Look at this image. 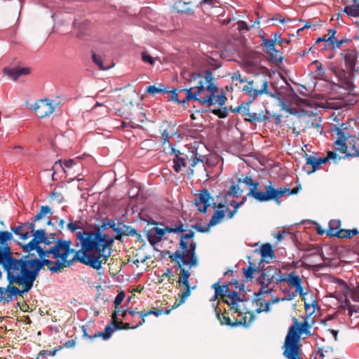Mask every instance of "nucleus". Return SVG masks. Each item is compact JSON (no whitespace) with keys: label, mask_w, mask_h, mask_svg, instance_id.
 Segmentation results:
<instances>
[{"label":"nucleus","mask_w":359,"mask_h":359,"mask_svg":"<svg viewBox=\"0 0 359 359\" xmlns=\"http://www.w3.org/2000/svg\"><path fill=\"white\" fill-rule=\"evenodd\" d=\"M190 2L177 1L172 5V8L179 13H193V9L190 7Z\"/></svg>","instance_id":"30"},{"label":"nucleus","mask_w":359,"mask_h":359,"mask_svg":"<svg viewBox=\"0 0 359 359\" xmlns=\"http://www.w3.org/2000/svg\"><path fill=\"white\" fill-rule=\"evenodd\" d=\"M314 323L315 321L313 319L311 320V323H309L306 320L302 322L299 326V332H301V335L302 334H305L306 335L311 334L310 330Z\"/></svg>","instance_id":"50"},{"label":"nucleus","mask_w":359,"mask_h":359,"mask_svg":"<svg viewBox=\"0 0 359 359\" xmlns=\"http://www.w3.org/2000/svg\"><path fill=\"white\" fill-rule=\"evenodd\" d=\"M293 324L290 327L282 347L301 344L300 323L295 317H292Z\"/></svg>","instance_id":"8"},{"label":"nucleus","mask_w":359,"mask_h":359,"mask_svg":"<svg viewBox=\"0 0 359 359\" xmlns=\"http://www.w3.org/2000/svg\"><path fill=\"white\" fill-rule=\"evenodd\" d=\"M12 233L0 230V265L4 269L13 266L18 259L13 256L12 250L8 243L14 240Z\"/></svg>","instance_id":"5"},{"label":"nucleus","mask_w":359,"mask_h":359,"mask_svg":"<svg viewBox=\"0 0 359 359\" xmlns=\"http://www.w3.org/2000/svg\"><path fill=\"white\" fill-rule=\"evenodd\" d=\"M72 252H63L57 255H53V259H55V269L61 270L71 266L75 261L89 266L94 269L99 270L102 267V262L93 251H86L82 247L80 250L76 252L72 259H68V256Z\"/></svg>","instance_id":"2"},{"label":"nucleus","mask_w":359,"mask_h":359,"mask_svg":"<svg viewBox=\"0 0 359 359\" xmlns=\"http://www.w3.org/2000/svg\"><path fill=\"white\" fill-rule=\"evenodd\" d=\"M197 88H198V91L196 93L192 92L191 88H189L188 90H184L186 91V97L182 100V104L186 103L189 100H195L200 102H202V100L197 97L198 94L202 91V81H199L198 82Z\"/></svg>","instance_id":"33"},{"label":"nucleus","mask_w":359,"mask_h":359,"mask_svg":"<svg viewBox=\"0 0 359 359\" xmlns=\"http://www.w3.org/2000/svg\"><path fill=\"white\" fill-rule=\"evenodd\" d=\"M57 104V103L53 104V101H50L48 99H43L34 104V109L36 116L39 118H43L53 114Z\"/></svg>","instance_id":"10"},{"label":"nucleus","mask_w":359,"mask_h":359,"mask_svg":"<svg viewBox=\"0 0 359 359\" xmlns=\"http://www.w3.org/2000/svg\"><path fill=\"white\" fill-rule=\"evenodd\" d=\"M116 236L114 237L115 240H121L122 236H133L137 235V231L130 226L126 225L123 222L117 223V228H116Z\"/></svg>","instance_id":"22"},{"label":"nucleus","mask_w":359,"mask_h":359,"mask_svg":"<svg viewBox=\"0 0 359 359\" xmlns=\"http://www.w3.org/2000/svg\"><path fill=\"white\" fill-rule=\"evenodd\" d=\"M243 190L240 188L238 184H233L230 186L227 192V195L231 197L238 198L242 195Z\"/></svg>","instance_id":"51"},{"label":"nucleus","mask_w":359,"mask_h":359,"mask_svg":"<svg viewBox=\"0 0 359 359\" xmlns=\"http://www.w3.org/2000/svg\"><path fill=\"white\" fill-rule=\"evenodd\" d=\"M215 311L217 318L219 320L221 325H226L230 327H235V326L233 325V321L231 320L229 316L227 315L226 311L224 313H222L221 310L219 308L216 307L215 309Z\"/></svg>","instance_id":"32"},{"label":"nucleus","mask_w":359,"mask_h":359,"mask_svg":"<svg viewBox=\"0 0 359 359\" xmlns=\"http://www.w3.org/2000/svg\"><path fill=\"white\" fill-rule=\"evenodd\" d=\"M287 283L289 285L296 287L300 284H302L301 278L296 274L295 272H291L287 274Z\"/></svg>","instance_id":"44"},{"label":"nucleus","mask_w":359,"mask_h":359,"mask_svg":"<svg viewBox=\"0 0 359 359\" xmlns=\"http://www.w3.org/2000/svg\"><path fill=\"white\" fill-rule=\"evenodd\" d=\"M217 103H218L219 108L210 109V111L216 115L219 118H225L229 114V109L225 106L227 100L226 93L222 90L219 95H217Z\"/></svg>","instance_id":"15"},{"label":"nucleus","mask_w":359,"mask_h":359,"mask_svg":"<svg viewBox=\"0 0 359 359\" xmlns=\"http://www.w3.org/2000/svg\"><path fill=\"white\" fill-rule=\"evenodd\" d=\"M306 163L312 167V170H306V172L311 175L318 170L319 167L318 157L313 156L305 154Z\"/></svg>","instance_id":"35"},{"label":"nucleus","mask_w":359,"mask_h":359,"mask_svg":"<svg viewBox=\"0 0 359 359\" xmlns=\"http://www.w3.org/2000/svg\"><path fill=\"white\" fill-rule=\"evenodd\" d=\"M266 20L267 22L271 21V20H274V21H278L279 22L283 23V22H290L292 20L290 18H287L285 15H282V14L276 13L271 16L269 15Z\"/></svg>","instance_id":"49"},{"label":"nucleus","mask_w":359,"mask_h":359,"mask_svg":"<svg viewBox=\"0 0 359 359\" xmlns=\"http://www.w3.org/2000/svg\"><path fill=\"white\" fill-rule=\"evenodd\" d=\"M4 270L6 272L7 281L10 285L15 283L22 286V290L15 286L16 295L26 294L33 287L35 280L19 269H15L14 266H12Z\"/></svg>","instance_id":"4"},{"label":"nucleus","mask_w":359,"mask_h":359,"mask_svg":"<svg viewBox=\"0 0 359 359\" xmlns=\"http://www.w3.org/2000/svg\"><path fill=\"white\" fill-rule=\"evenodd\" d=\"M341 55L344 60L347 69L350 72H355V63L358 55V51L355 49L350 50L346 53H341Z\"/></svg>","instance_id":"21"},{"label":"nucleus","mask_w":359,"mask_h":359,"mask_svg":"<svg viewBox=\"0 0 359 359\" xmlns=\"http://www.w3.org/2000/svg\"><path fill=\"white\" fill-rule=\"evenodd\" d=\"M229 283L222 285H219L218 290L216 291V294L226 297L227 294V292L229 291Z\"/></svg>","instance_id":"58"},{"label":"nucleus","mask_w":359,"mask_h":359,"mask_svg":"<svg viewBox=\"0 0 359 359\" xmlns=\"http://www.w3.org/2000/svg\"><path fill=\"white\" fill-rule=\"evenodd\" d=\"M226 297H228L229 299H230L231 301H234V302H240V294L236 290H234V291H231V290L228 291L227 292V294H226Z\"/></svg>","instance_id":"64"},{"label":"nucleus","mask_w":359,"mask_h":359,"mask_svg":"<svg viewBox=\"0 0 359 359\" xmlns=\"http://www.w3.org/2000/svg\"><path fill=\"white\" fill-rule=\"evenodd\" d=\"M171 152L175 154V158L173 159V168L175 172H178L181 170L182 167L186 166V159L179 156L180 154L179 150L171 148Z\"/></svg>","instance_id":"31"},{"label":"nucleus","mask_w":359,"mask_h":359,"mask_svg":"<svg viewBox=\"0 0 359 359\" xmlns=\"http://www.w3.org/2000/svg\"><path fill=\"white\" fill-rule=\"evenodd\" d=\"M221 3L218 0H203V13L211 16H219L221 13Z\"/></svg>","instance_id":"16"},{"label":"nucleus","mask_w":359,"mask_h":359,"mask_svg":"<svg viewBox=\"0 0 359 359\" xmlns=\"http://www.w3.org/2000/svg\"><path fill=\"white\" fill-rule=\"evenodd\" d=\"M238 30L241 34H243L245 32H248L251 29L254 28L255 24H251L250 25L248 24H238Z\"/></svg>","instance_id":"61"},{"label":"nucleus","mask_w":359,"mask_h":359,"mask_svg":"<svg viewBox=\"0 0 359 359\" xmlns=\"http://www.w3.org/2000/svg\"><path fill=\"white\" fill-rule=\"evenodd\" d=\"M248 266L242 269L243 274L248 281H251L253 274L257 272L256 265L250 261L251 257L248 256Z\"/></svg>","instance_id":"34"},{"label":"nucleus","mask_w":359,"mask_h":359,"mask_svg":"<svg viewBox=\"0 0 359 359\" xmlns=\"http://www.w3.org/2000/svg\"><path fill=\"white\" fill-rule=\"evenodd\" d=\"M254 252L259 253L262 257V262L266 263H269V261L267 260L268 258L272 259L276 257L272 245L269 243L263 244L259 249H255Z\"/></svg>","instance_id":"23"},{"label":"nucleus","mask_w":359,"mask_h":359,"mask_svg":"<svg viewBox=\"0 0 359 359\" xmlns=\"http://www.w3.org/2000/svg\"><path fill=\"white\" fill-rule=\"evenodd\" d=\"M349 41H351V39L345 37H343L340 40L336 39L330 46H332L334 49H336L340 48L343 44L348 43Z\"/></svg>","instance_id":"57"},{"label":"nucleus","mask_w":359,"mask_h":359,"mask_svg":"<svg viewBox=\"0 0 359 359\" xmlns=\"http://www.w3.org/2000/svg\"><path fill=\"white\" fill-rule=\"evenodd\" d=\"M271 201L276 202V204L280 205L281 201L279 198L285 196L286 194L289 196V188L288 187H279L276 189L273 185L272 182L269 181Z\"/></svg>","instance_id":"26"},{"label":"nucleus","mask_w":359,"mask_h":359,"mask_svg":"<svg viewBox=\"0 0 359 359\" xmlns=\"http://www.w3.org/2000/svg\"><path fill=\"white\" fill-rule=\"evenodd\" d=\"M108 227L111 228L116 232L117 223L115 221L104 218L100 225L94 231H78L76 233V238L80 241L81 246L86 251H93L99 257L107 258L111 255L110 246L115 238L110 237L104 231Z\"/></svg>","instance_id":"1"},{"label":"nucleus","mask_w":359,"mask_h":359,"mask_svg":"<svg viewBox=\"0 0 359 359\" xmlns=\"http://www.w3.org/2000/svg\"><path fill=\"white\" fill-rule=\"evenodd\" d=\"M45 266V259L35 257V255L31 252L18 259L13 265L15 269H19L34 280L39 277L41 270Z\"/></svg>","instance_id":"3"},{"label":"nucleus","mask_w":359,"mask_h":359,"mask_svg":"<svg viewBox=\"0 0 359 359\" xmlns=\"http://www.w3.org/2000/svg\"><path fill=\"white\" fill-rule=\"evenodd\" d=\"M353 149L355 150L354 153H346L344 156H341L337 154L336 151H330L327 152V156L330 160H332L334 163H337L341 159H346L351 157H359V149H357L355 144L353 145Z\"/></svg>","instance_id":"29"},{"label":"nucleus","mask_w":359,"mask_h":359,"mask_svg":"<svg viewBox=\"0 0 359 359\" xmlns=\"http://www.w3.org/2000/svg\"><path fill=\"white\" fill-rule=\"evenodd\" d=\"M243 115L248 116V118H245V121L250 123H252L254 121H266L269 120V117L266 115L262 116V113L257 114V113H250V111H248L246 113H243Z\"/></svg>","instance_id":"39"},{"label":"nucleus","mask_w":359,"mask_h":359,"mask_svg":"<svg viewBox=\"0 0 359 359\" xmlns=\"http://www.w3.org/2000/svg\"><path fill=\"white\" fill-rule=\"evenodd\" d=\"M6 292L5 296L0 297V302L4 304H8L14 297H16V293L15 286L13 285H8L6 287V290H5Z\"/></svg>","instance_id":"36"},{"label":"nucleus","mask_w":359,"mask_h":359,"mask_svg":"<svg viewBox=\"0 0 359 359\" xmlns=\"http://www.w3.org/2000/svg\"><path fill=\"white\" fill-rule=\"evenodd\" d=\"M167 232L168 233H177V232H185L187 231V229L184 227L183 224L175 225V227H166Z\"/></svg>","instance_id":"60"},{"label":"nucleus","mask_w":359,"mask_h":359,"mask_svg":"<svg viewBox=\"0 0 359 359\" xmlns=\"http://www.w3.org/2000/svg\"><path fill=\"white\" fill-rule=\"evenodd\" d=\"M301 347V344L282 347V349L283 350V355L287 359H302L300 357L302 351Z\"/></svg>","instance_id":"24"},{"label":"nucleus","mask_w":359,"mask_h":359,"mask_svg":"<svg viewBox=\"0 0 359 359\" xmlns=\"http://www.w3.org/2000/svg\"><path fill=\"white\" fill-rule=\"evenodd\" d=\"M21 8L22 5L20 0H13V1L7 4L4 11L5 20L17 22L19 20Z\"/></svg>","instance_id":"11"},{"label":"nucleus","mask_w":359,"mask_h":359,"mask_svg":"<svg viewBox=\"0 0 359 359\" xmlns=\"http://www.w3.org/2000/svg\"><path fill=\"white\" fill-rule=\"evenodd\" d=\"M71 32L81 41L88 40L91 36V31L87 24H72Z\"/></svg>","instance_id":"19"},{"label":"nucleus","mask_w":359,"mask_h":359,"mask_svg":"<svg viewBox=\"0 0 359 359\" xmlns=\"http://www.w3.org/2000/svg\"><path fill=\"white\" fill-rule=\"evenodd\" d=\"M33 238L27 244L22 246V251L29 253L36 248L40 247L42 241H45L46 230L43 229H37L33 231Z\"/></svg>","instance_id":"12"},{"label":"nucleus","mask_w":359,"mask_h":359,"mask_svg":"<svg viewBox=\"0 0 359 359\" xmlns=\"http://www.w3.org/2000/svg\"><path fill=\"white\" fill-rule=\"evenodd\" d=\"M146 92L151 95L160 93H170V90L167 88H165L163 84H160L158 87H156L155 86H148L147 88Z\"/></svg>","instance_id":"46"},{"label":"nucleus","mask_w":359,"mask_h":359,"mask_svg":"<svg viewBox=\"0 0 359 359\" xmlns=\"http://www.w3.org/2000/svg\"><path fill=\"white\" fill-rule=\"evenodd\" d=\"M30 72L31 69L29 67H7L4 69V74L15 81H17L19 77L28 75Z\"/></svg>","instance_id":"18"},{"label":"nucleus","mask_w":359,"mask_h":359,"mask_svg":"<svg viewBox=\"0 0 359 359\" xmlns=\"http://www.w3.org/2000/svg\"><path fill=\"white\" fill-rule=\"evenodd\" d=\"M281 273L280 270L276 268L275 266H267L262 267V271L260 272L259 276L276 278Z\"/></svg>","instance_id":"37"},{"label":"nucleus","mask_w":359,"mask_h":359,"mask_svg":"<svg viewBox=\"0 0 359 359\" xmlns=\"http://www.w3.org/2000/svg\"><path fill=\"white\" fill-rule=\"evenodd\" d=\"M167 232V228L153 227L147 233V239L151 245H154L161 241L162 237Z\"/></svg>","instance_id":"20"},{"label":"nucleus","mask_w":359,"mask_h":359,"mask_svg":"<svg viewBox=\"0 0 359 359\" xmlns=\"http://www.w3.org/2000/svg\"><path fill=\"white\" fill-rule=\"evenodd\" d=\"M267 53L269 54L268 60L270 62L277 65L282 63L283 60V57L278 55V53H280V51L279 50H277L275 46H273V50H271V52Z\"/></svg>","instance_id":"43"},{"label":"nucleus","mask_w":359,"mask_h":359,"mask_svg":"<svg viewBox=\"0 0 359 359\" xmlns=\"http://www.w3.org/2000/svg\"><path fill=\"white\" fill-rule=\"evenodd\" d=\"M223 302H224V303L226 304L230 307V310H232L233 311V313H238V314L242 313V312L241 311L240 308H239L240 302H234V301H229L227 299H224Z\"/></svg>","instance_id":"54"},{"label":"nucleus","mask_w":359,"mask_h":359,"mask_svg":"<svg viewBox=\"0 0 359 359\" xmlns=\"http://www.w3.org/2000/svg\"><path fill=\"white\" fill-rule=\"evenodd\" d=\"M210 93L209 95L203 97V104L207 107H210L217 104V95L216 93L218 91H208Z\"/></svg>","instance_id":"45"},{"label":"nucleus","mask_w":359,"mask_h":359,"mask_svg":"<svg viewBox=\"0 0 359 359\" xmlns=\"http://www.w3.org/2000/svg\"><path fill=\"white\" fill-rule=\"evenodd\" d=\"M35 229L34 222L20 223L18 226L11 227V231L19 237L21 240H27Z\"/></svg>","instance_id":"13"},{"label":"nucleus","mask_w":359,"mask_h":359,"mask_svg":"<svg viewBox=\"0 0 359 359\" xmlns=\"http://www.w3.org/2000/svg\"><path fill=\"white\" fill-rule=\"evenodd\" d=\"M114 332V328L112 325H109L105 327L104 332H97L93 335V338L102 337L104 340H108Z\"/></svg>","instance_id":"42"},{"label":"nucleus","mask_w":359,"mask_h":359,"mask_svg":"<svg viewBox=\"0 0 359 359\" xmlns=\"http://www.w3.org/2000/svg\"><path fill=\"white\" fill-rule=\"evenodd\" d=\"M75 164V161L73 159H69L68 161H65L64 162V164H62L61 160H60L58 162H55L53 168L56 169L58 167L62 168V169H65V168H72L73 165Z\"/></svg>","instance_id":"55"},{"label":"nucleus","mask_w":359,"mask_h":359,"mask_svg":"<svg viewBox=\"0 0 359 359\" xmlns=\"http://www.w3.org/2000/svg\"><path fill=\"white\" fill-rule=\"evenodd\" d=\"M47 214H53L51 208L48 205H42L40 208V211L34 217L33 222H36L39 221L44 215Z\"/></svg>","instance_id":"48"},{"label":"nucleus","mask_w":359,"mask_h":359,"mask_svg":"<svg viewBox=\"0 0 359 359\" xmlns=\"http://www.w3.org/2000/svg\"><path fill=\"white\" fill-rule=\"evenodd\" d=\"M276 36H278V33L273 34V39H266L265 37H262L263 45L266 48V52H271V50H273V46L276 43Z\"/></svg>","instance_id":"47"},{"label":"nucleus","mask_w":359,"mask_h":359,"mask_svg":"<svg viewBox=\"0 0 359 359\" xmlns=\"http://www.w3.org/2000/svg\"><path fill=\"white\" fill-rule=\"evenodd\" d=\"M328 46L329 45L327 43V36L324 35L317 39L315 44L309 48V51L313 49H320L321 50H325L327 48Z\"/></svg>","instance_id":"41"},{"label":"nucleus","mask_w":359,"mask_h":359,"mask_svg":"<svg viewBox=\"0 0 359 359\" xmlns=\"http://www.w3.org/2000/svg\"><path fill=\"white\" fill-rule=\"evenodd\" d=\"M183 266H182V268H179L180 269V274L182 277L178 280L177 283L180 285L185 286V289L184 291L179 294L180 301L179 303L175 302L172 306V309H175L180 304H183L186 301L187 298L190 295L191 289H194L196 287V286H193L192 287L190 286L189 283L190 273Z\"/></svg>","instance_id":"7"},{"label":"nucleus","mask_w":359,"mask_h":359,"mask_svg":"<svg viewBox=\"0 0 359 359\" xmlns=\"http://www.w3.org/2000/svg\"><path fill=\"white\" fill-rule=\"evenodd\" d=\"M250 197H252L257 201L260 203L271 201L269 183L266 185L264 191H253V194Z\"/></svg>","instance_id":"28"},{"label":"nucleus","mask_w":359,"mask_h":359,"mask_svg":"<svg viewBox=\"0 0 359 359\" xmlns=\"http://www.w3.org/2000/svg\"><path fill=\"white\" fill-rule=\"evenodd\" d=\"M71 241H65L62 239L57 240L54 245L51 246L53 250V255L62 253L63 252H74V250L71 248Z\"/></svg>","instance_id":"25"},{"label":"nucleus","mask_w":359,"mask_h":359,"mask_svg":"<svg viewBox=\"0 0 359 359\" xmlns=\"http://www.w3.org/2000/svg\"><path fill=\"white\" fill-rule=\"evenodd\" d=\"M45 263H46V266H48V269L52 272V273H57L59 272L60 270H57L55 269V263H56V260L55 261H52L49 259H45Z\"/></svg>","instance_id":"63"},{"label":"nucleus","mask_w":359,"mask_h":359,"mask_svg":"<svg viewBox=\"0 0 359 359\" xmlns=\"http://www.w3.org/2000/svg\"><path fill=\"white\" fill-rule=\"evenodd\" d=\"M162 313H163V310L162 309H158L156 311H151V310H150V311H147L146 313L140 312V316L142 318V320L140 322V323L137 325H136L135 327H133V328H136L139 325H142L143 323H144V322H145L144 317H146V316H147L149 315H151V314H153V315H154L156 316H159L160 315L162 314Z\"/></svg>","instance_id":"52"},{"label":"nucleus","mask_w":359,"mask_h":359,"mask_svg":"<svg viewBox=\"0 0 359 359\" xmlns=\"http://www.w3.org/2000/svg\"><path fill=\"white\" fill-rule=\"evenodd\" d=\"M38 254L39 257H42L43 259H47L50 255H53V250L51 247L47 249L43 248L41 246L36 248L34 249Z\"/></svg>","instance_id":"53"},{"label":"nucleus","mask_w":359,"mask_h":359,"mask_svg":"<svg viewBox=\"0 0 359 359\" xmlns=\"http://www.w3.org/2000/svg\"><path fill=\"white\" fill-rule=\"evenodd\" d=\"M333 221L329 223V229L327 230V233L331 237H337L339 238H351L353 236L359 233V231L356 229H339L335 231L334 228L332 226Z\"/></svg>","instance_id":"14"},{"label":"nucleus","mask_w":359,"mask_h":359,"mask_svg":"<svg viewBox=\"0 0 359 359\" xmlns=\"http://www.w3.org/2000/svg\"><path fill=\"white\" fill-rule=\"evenodd\" d=\"M66 25L67 24H62V23L55 24L53 27V32H57L61 34H65V33L67 32V29H65Z\"/></svg>","instance_id":"59"},{"label":"nucleus","mask_w":359,"mask_h":359,"mask_svg":"<svg viewBox=\"0 0 359 359\" xmlns=\"http://www.w3.org/2000/svg\"><path fill=\"white\" fill-rule=\"evenodd\" d=\"M194 235V231L189 230L188 233H183L181 236L180 247L178 250H180L182 252H184L185 255L188 252H189V250L191 249V247L194 246L193 257H196L195 255L196 243L194 241H191L189 244H188L187 242V240L193 238Z\"/></svg>","instance_id":"17"},{"label":"nucleus","mask_w":359,"mask_h":359,"mask_svg":"<svg viewBox=\"0 0 359 359\" xmlns=\"http://www.w3.org/2000/svg\"><path fill=\"white\" fill-rule=\"evenodd\" d=\"M93 61L96 65L102 70L109 69L111 67H104L103 65V62L102 58L100 55H96L95 53H93Z\"/></svg>","instance_id":"56"},{"label":"nucleus","mask_w":359,"mask_h":359,"mask_svg":"<svg viewBox=\"0 0 359 359\" xmlns=\"http://www.w3.org/2000/svg\"><path fill=\"white\" fill-rule=\"evenodd\" d=\"M332 130L335 131L337 135V140L334 142V144H341L342 142H346L350 138H352L351 141L353 142L355 138V136H351L347 131H341L340 129L334 128H332Z\"/></svg>","instance_id":"38"},{"label":"nucleus","mask_w":359,"mask_h":359,"mask_svg":"<svg viewBox=\"0 0 359 359\" xmlns=\"http://www.w3.org/2000/svg\"><path fill=\"white\" fill-rule=\"evenodd\" d=\"M205 83L206 84V91H219V88L216 85V79L212 76L210 69L203 71Z\"/></svg>","instance_id":"27"},{"label":"nucleus","mask_w":359,"mask_h":359,"mask_svg":"<svg viewBox=\"0 0 359 359\" xmlns=\"http://www.w3.org/2000/svg\"><path fill=\"white\" fill-rule=\"evenodd\" d=\"M211 205H212L215 212L207 226H203V233L208 232L211 227L219 224L226 214V210L218 209V205L214 202V198L211 196L208 189L203 187V215L207 212L208 208Z\"/></svg>","instance_id":"6"},{"label":"nucleus","mask_w":359,"mask_h":359,"mask_svg":"<svg viewBox=\"0 0 359 359\" xmlns=\"http://www.w3.org/2000/svg\"><path fill=\"white\" fill-rule=\"evenodd\" d=\"M196 196H197V198L194 202V204L198 211L202 212V190L198 191V193L196 194Z\"/></svg>","instance_id":"62"},{"label":"nucleus","mask_w":359,"mask_h":359,"mask_svg":"<svg viewBox=\"0 0 359 359\" xmlns=\"http://www.w3.org/2000/svg\"><path fill=\"white\" fill-rule=\"evenodd\" d=\"M353 4L346 6L344 8V12L348 16L358 17L359 16V1L352 0Z\"/></svg>","instance_id":"40"},{"label":"nucleus","mask_w":359,"mask_h":359,"mask_svg":"<svg viewBox=\"0 0 359 359\" xmlns=\"http://www.w3.org/2000/svg\"><path fill=\"white\" fill-rule=\"evenodd\" d=\"M193 248L194 246L191 247V249L186 255L184 252L177 250L170 256V258L177 262L178 268H182V266L184 265H189L190 267L196 266L197 264V257H193Z\"/></svg>","instance_id":"9"}]
</instances>
